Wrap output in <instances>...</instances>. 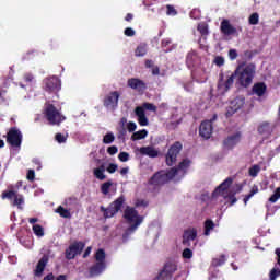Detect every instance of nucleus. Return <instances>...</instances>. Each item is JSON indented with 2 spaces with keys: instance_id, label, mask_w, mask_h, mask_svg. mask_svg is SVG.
Wrapping results in <instances>:
<instances>
[{
  "instance_id": "f257e3e1",
  "label": "nucleus",
  "mask_w": 280,
  "mask_h": 280,
  "mask_svg": "<svg viewBox=\"0 0 280 280\" xmlns=\"http://www.w3.org/2000/svg\"><path fill=\"white\" fill-rule=\"evenodd\" d=\"M234 73L236 75L237 84L243 86V89H248V86L253 84V80H255L257 66L253 62L246 65V61H242L236 67Z\"/></svg>"
},
{
  "instance_id": "f03ea898",
  "label": "nucleus",
  "mask_w": 280,
  "mask_h": 280,
  "mask_svg": "<svg viewBox=\"0 0 280 280\" xmlns=\"http://www.w3.org/2000/svg\"><path fill=\"white\" fill-rule=\"evenodd\" d=\"M124 218L127 220L128 224H131L125 232V235H130L131 233H135L139 226L143 223V217L139 215V211H137L135 208L128 206L125 209Z\"/></svg>"
},
{
  "instance_id": "7ed1b4c3",
  "label": "nucleus",
  "mask_w": 280,
  "mask_h": 280,
  "mask_svg": "<svg viewBox=\"0 0 280 280\" xmlns=\"http://www.w3.org/2000/svg\"><path fill=\"white\" fill-rule=\"evenodd\" d=\"M44 116L50 126H60V124L67 119V117L56 108V105L51 103L45 104Z\"/></svg>"
},
{
  "instance_id": "20e7f679",
  "label": "nucleus",
  "mask_w": 280,
  "mask_h": 280,
  "mask_svg": "<svg viewBox=\"0 0 280 280\" xmlns=\"http://www.w3.org/2000/svg\"><path fill=\"white\" fill-rule=\"evenodd\" d=\"M94 258L96 259V264L90 267V276L98 277L106 270V252L102 248L96 250Z\"/></svg>"
},
{
  "instance_id": "39448f33",
  "label": "nucleus",
  "mask_w": 280,
  "mask_h": 280,
  "mask_svg": "<svg viewBox=\"0 0 280 280\" xmlns=\"http://www.w3.org/2000/svg\"><path fill=\"white\" fill-rule=\"evenodd\" d=\"M124 205H126V197L122 195L119 196L115 201L109 203L107 208L101 206L100 209L105 219L115 218V215H117V213L121 211V207H124Z\"/></svg>"
},
{
  "instance_id": "423d86ee",
  "label": "nucleus",
  "mask_w": 280,
  "mask_h": 280,
  "mask_svg": "<svg viewBox=\"0 0 280 280\" xmlns=\"http://www.w3.org/2000/svg\"><path fill=\"white\" fill-rule=\"evenodd\" d=\"M9 189L10 190H4L2 192V200H12V207H18V209L23 210V205H25V197L14 191V186H9Z\"/></svg>"
},
{
  "instance_id": "0eeeda50",
  "label": "nucleus",
  "mask_w": 280,
  "mask_h": 280,
  "mask_svg": "<svg viewBox=\"0 0 280 280\" xmlns=\"http://www.w3.org/2000/svg\"><path fill=\"white\" fill-rule=\"evenodd\" d=\"M180 152H183V142L175 141L165 154V163L168 167L176 165V161H178V154H180Z\"/></svg>"
},
{
  "instance_id": "6e6552de",
  "label": "nucleus",
  "mask_w": 280,
  "mask_h": 280,
  "mask_svg": "<svg viewBox=\"0 0 280 280\" xmlns=\"http://www.w3.org/2000/svg\"><path fill=\"white\" fill-rule=\"evenodd\" d=\"M85 246V242L74 241L68 246V248H66L65 258L68 259V261H71L77 255H82V250H84Z\"/></svg>"
},
{
  "instance_id": "1a4fd4ad",
  "label": "nucleus",
  "mask_w": 280,
  "mask_h": 280,
  "mask_svg": "<svg viewBox=\"0 0 280 280\" xmlns=\"http://www.w3.org/2000/svg\"><path fill=\"white\" fill-rule=\"evenodd\" d=\"M7 143L11 145V148H21V143H23V133L19 128L11 127L7 133Z\"/></svg>"
},
{
  "instance_id": "9d476101",
  "label": "nucleus",
  "mask_w": 280,
  "mask_h": 280,
  "mask_svg": "<svg viewBox=\"0 0 280 280\" xmlns=\"http://www.w3.org/2000/svg\"><path fill=\"white\" fill-rule=\"evenodd\" d=\"M62 89V82L56 75L44 79V91L47 93H58Z\"/></svg>"
},
{
  "instance_id": "9b49d317",
  "label": "nucleus",
  "mask_w": 280,
  "mask_h": 280,
  "mask_svg": "<svg viewBox=\"0 0 280 280\" xmlns=\"http://www.w3.org/2000/svg\"><path fill=\"white\" fill-rule=\"evenodd\" d=\"M119 97L120 94L117 91L110 92L104 97L103 106L107 108V110H117L119 106Z\"/></svg>"
},
{
  "instance_id": "f8f14e48",
  "label": "nucleus",
  "mask_w": 280,
  "mask_h": 280,
  "mask_svg": "<svg viewBox=\"0 0 280 280\" xmlns=\"http://www.w3.org/2000/svg\"><path fill=\"white\" fill-rule=\"evenodd\" d=\"M218 119V115H213L212 119L203 120L199 126V135L202 139H211V135H213V121Z\"/></svg>"
},
{
  "instance_id": "ddd939ff",
  "label": "nucleus",
  "mask_w": 280,
  "mask_h": 280,
  "mask_svg": "<svg viewBox=\"0 0 280 280\" xmlns=\"http://www.w3.org/2000/svg\"><path fill=\"white\" fill-rule=\"evenodd\" d=\"M176 270H178V267L175 265V262L168 261L164 265L155 280H171Z\"/></svg>"
},
{
  "instance_id": "4468645a",
  "label": "nucleus",
  "mask_w": 280,
  "mask_h": 280,
  "mask_svg": "<svg viewBox=\"0 0 280 280\" xmlns=\"http://www.w3.org/2000/svg\"><path fill=\"white\" fill-rule=\"evenodd\" d=\"M244 104H246V97L236 96L230 103V106L225 113L226 117H233V115H235V113H237L240 109L244 108Z\"/></svg>"
},
{
  "instance_id": "2eb2a0df",
  "label": "nucleus",
  "mask_w": 280,
  "mask_h": 280,
  "mask_svg": "<svg viewBox=\"0 0 280 280\" xmlns=\"http://www.w3.org/2000/svg\"><path fill=\"white\" fill-rule=\"evenodd\" d=\"M242 141V132L237 131L231 136H228L223 140V145L226 150H233Z\"/></svg>"
},
{
  "instance_id": "dca6fc26",
  "label": "nucleus",
  "mask_w": 280,
  "mask_h": 280,
  "mask_svg": "<svg viewBox=\"0 0 280 280\" xmlns=\"http://www.w3.org/2000/svg\"><path fill=\"white\" fill-rule=\"evenodd\" d=\"M127 85L129 86V89H132L138 93H143L148 90V84H145V81L138 78L128 79Z\"/></svg>"
},
{
  "instance_id": "f3484780",
  "label": "nucleus",
  "mask_w": 280,
  "mask_h": 280,
  "mask_svg": "<svg viewBox=\"0 0 280 280\" xmlns=\"http://www.w3.org/2000/svg\"><path fill=\"white\" fill-rule=\"evenodd\" d=\"M167 183V176H165V171L156 172L150 179L149 185L153 187H161Z\"/></svg>"
},
{
  "instance_id": "a211bd4d",
  "label": "nucleus",
  "mask_w": 280,
  "mask_h": 280,
  "mask_svg": "<svg viewBox=\"0 0 280 280\" xmlns=\"http://www.w3.org/2000/svg\"><path fill=\"white\" fill-rule=\"evenodd\" d=\"M198 237V230L196 228H188L184 231L182 244L184 246H191V242Z\"/></svg>"
},
{
  "instance_id": "6ab92c4d",
  "label": "nucleus",
  "mask_w": 280,
  "mask_h": 280,
  "mask_svg": "<svg viewBox=\"0 0 280 280\" xmlns=\"http://www.w3.org/2000/svg\"><path fill=\"white\" fill-rule=\"evenodd\" d=\"M49 264V256L47 254L43 255V257L38 260L35 269L34 277H43V272H45V268Z\"/></svg>"
},
{
  "instance_id": "aec40b11",
  "label": "nucleus",
  "mask_w": 280,
  "mask_h": 280,
  "mask_svg": "<svg viewBox=\"0 0 280 280\" xmlns=\"http://www.w3.org/2000/svg\"><path fill=\"white\" fill-rule=\"evenodd\" d=\"M235 78H237V75L235 74V72H233L228 80L224 82V74L220 73L219 74V83H218V88L219 89H224V91H229L231 89V86H233V82H235Z\"/></svg>"
},
{
  "instance_id": "412c9836",
  "label": "nucleus",
  "mask_w": 280,
  "mask_h": 280,
  "mask_svg": "<svg viewBox=\"0 0 280 280\" xmlns=\"http://www.w3.org/2000/svg\"><path fill=\"white\" fill-rule=\"evenodd\" d=\"M186 65L188 69H194L200 65V56L196 50H190L186 56Z\"/></svg>"
},
{
  "instance_id": "4be33fe9",
  "label": "nucleus",
  "mask_w": 280,
  "mask_h": 280,
  "mask_svg": "<svg viewBox=\"0 0 280 280\" xmlns=\"http://www.w3.org/2000/svg\"><path fill=\"white\" fill-rule=\"evenodd\" d=\"M233 185V178L228 177L223 183H221L212 192V198H218V196L224 195V191Z\"/></svg>"
},
{
  "instance_id": "5701e85b",
  "label": "nucleus",
  "mask_w": 280,
  "mask_h": 280,
  "mask_svg": "<svg viewBox=\"0 0 280 280\" xmlns=\"http://www.w3.org/2000/svg\"><path fill=\"white\" fill-rule=\"evenodd\" d=\"M220 30L221 33L224 34V36H233L234 34H237V28L231 25V22L226 19L221 22Z\"/></svg>"
},
{
  "instance_id": "b1692460",
  "label": "nucleus",
  "mask_w": 280,
  "mask_h": 280,
  "mask_svg": "<svg viewBox=\"0 0 280 280\" xmlns=\"http://www.w3.org/2000/svg\"><path fill=\"white\" fill-rule=\"evenodd\" d=\"M135 115L138 117V124L139 126H149L150 120L148 119V116H145V110L143 107L138 106L135 108Z\"/></svg>"
},
{
  "instance_id": "393cba45",
  "label": "nucleus",
  "mask_w": 280,
  "mask_h": 280,
  "mask_svg": "<svg viewBox=\"0 0 280 280\" xmlns=\"http://www.w3.org/2000/svg\"><path fill=\"white\" fill-rule=\"evenodd\" d=\"M267 91L268 85H266L264 82H257L252 88L253 95H257V97H264Z\"/></svg>"
},
{
  "instance_id": "a878e982",
  "label": "nucleus",
  "mask_w": 280,
  "mask_h": 280,
  "mask_svg": "<svg viewBox=\"0 0 280 280\" xmlns=\"http://www.w3.org/2000/svg\"><path fill=\"white\" fill-rule=\"evenodd\" d=\"M140 154H142V156H149L150 159H156V156H159V151H156V149H154V147H141L139 149Z\"/></svg>"
},
{
  "instance_id": "bb28decb",
  "label": "nucleus",
  "mask_w": 280,
  "mask_h": 280,
  "mask_svg": "<svg viewBox=\"0 0 280 280\" xmlns=\"http://www.w3.org/2000/svg\"><path fill=\"white\" fill-rule=\"evenodd\" d=\"M104 172H106V166L101 164L98 167L93 170V175L95 178H97V180H106V175Z\"/></svg>"
},
{
  "instance_id": "cd10ccee",
  "label": "nucleus",
  "mask_w": 280,
  "mask_h": 280,
  "mask_svg": "<svg viewBox=\"0 0 280 280\" xmlns=\"http://www.w3.org/2000/svg\"><path fill=\"white\" fill-rule=\"evenodd\" d=\"M191 165V160L184 159L179 164L176 166L177 172H183L184 174H187V170H189V166Z\"/></svg>"
},
{
  "instance_id": "c85d7f7f",
  "label": "nucleus",
  "mask_w": 280,
  "mask_h": 280,
  "mask_svg": "<svg viewBox=\"0 0 280 280\" xmlns=\"http://www.w3.org/2000/svg\"><path fill=\"white\" fill-rule=\"evenodd\" d=\"M145 54H148V45L147 44L138 45L135 50V56L137 58H142L143 56H145Z\"/></svg>"
},
{
  "instance_id": "c756f323",
  "label": "nucleus",
  "mask_w": 280,
  "mask_h": 280,
  "mask_svg": "<svg viewBox=\"0 0 280 280\" xmlns=\"http://www.w3.org/2000/svg\"><path fill=\"white\" fill-rule=\"evenodd\" d=\"M78 202H79V200H78V197H75V196L68 197L65 200V205L69 209V211H71V209H75V207H78Z\"/></svg>"
},
{
  "instance_id": "7c9ffc66",
  "label": "nucleus",
  "mask_w": 280,
  "mask_h": 280,
  "mask_svg": "<svg viewBox=\"0 0 280 280\" xmlns=\"http://www.w3.org/2000/svg\"><path fill=\"white\" fill-rule=\"evenodd\" d=\"M145 137H148V130L142 129L132 133L131 141H141V139H145Z\"/></svg>"
},
{
  "instance_id": "2f4dec72",
  "label": "nucleus",
  "mask_w": 280,
  "mask_h": 280,
  "mask_svg": "<svg viewBox=\"0 0 280 280\" xmlns=\"http://www.w3.org/2000/svg\"><path fill=\"white\" fill-rule=\"evenodd\" d=\"M213 229H215V223L213 222V220H211V219L206 220L203 235H206V236L210 235L211 231H213Z\"/></svg>"
},
{
  "instance_id": "473e14b6",
  "label": "nucleus",
  "mask_w": 280,
  "mask_h": 280,
  "mask_svg": "<svg viewBox=\"0 0 280 280\" xmlns=\"http://www.w3.org/2000/svg\"><path fill=\"white\" fill-rule=\"evenodd\" d=\"M56 213H59L61 218L71 219V211L68 209H65V207L59 206L56 210Z\"/></svg>"
},
{
  "instance_id": "72a5a7b5",
  "label": "nucleus",
  "mask_w": 280,
  "mask_h": 280,
  "mask_svg": "<svg viewBox=\"0 0 280 280\" xmlns=\"http://www.w3.org/2000/svg\"><path fill=\"white\" fill-rule=\"evenodd\" d=\"M255 194H259V187L257 185H254L249 191L248 195H246L243 199L244 205H248V200H250L253 198V196H255Z\"/></svg>"
},
{
  "instance_id": "f704fd0d",
  "label": "nucleus",
  "mask_w": 280,
  "mask_h": 280,
  "mask_svg": "<svg viewBox=\"0 0 280 280\" xmlns=\"http://www.w3.org/2000/svg\"><path fill=\"white\" fill-rule=\"evenodd\" d=\"M224 264H226V256H224V255H221L218 258L212 259V266L214 268H218L220 266H224Z\"/></svg>"
},
{
  "instance_id": "c9c22d12",
  "label": "nucleus",
  "mask_w": 280,
  "mask_h": 280,
  "mask_svg": "<svg viewBox=\"0 0 280 280\" xmlns=\"http://www.w3.org/2000/svg\"><path fill=\"white\" fill-rule=\"evenodd\" d=\"M258 132H259V135H270V132H271L270 124L269 122H262L258 127Z\"/></svg>"
},
{
  "instance_id": "e433bc0d",
  "label": "nucleus",
  "mask_w": 280,
  "mask_h": 280,
  "mask_svg": "<svg viewBox=\"0 0 280 280\" xmlns=\"http://www.w3.org/2000/svg\"><path fill=\"white\" fill-rule=\"evenodd\" d=\"M259 172H261V166H259L258 164L253 165L248 170V174L249 176H252V178H257V176L259 175Z\"/></svg>"
},
{
  "instance_id": "4c0bfd02",
  "label": "nucleus",
  "mask_w": 280,
  "mask_h": 280,
  "mask_svg": "<svg viewBox=\"0 0 280 280\" xmlns=\"http://www.w3.org/2000/svg\"><path fill=\"white\" fill-rule=\"evenodd\" d=\"M110 187H113V182L108 180L101 185V191L104 196H108L110 194Z\"/></svg>"
},
{
  "instance_id": "58836bf2",
  "label": "nucleus",
  "mask_w": 280,
  "mask_h": 280,
  "mask_svg": "<svg viewBox=\"0 0 280 280\" xmlns=\"http://www.w3.org/2000/svg\"><path fill=\"white\" fill-rule=\"evenodd\" d=\"M178 174V168L177 167H172L170 171L165 172L164 171V176H166V183H170L172 178H174Z\"/></svg>"
},
{
  "instance_id": "ea45409f",
  "label": "nucleus",
  "mask_w": 280,
  "mask_h": 280,
  "mask_svg": "<svg viewBox=\"0 0 280 280\" xmlns=\"http://www.w3.org/2000/svg\"><path fill=\"white\" fill-rule=\"evenodd\" d=\"M33 232L37 237H43L45 235V229L40 224L33 225Z\"/></svg>"
},
{
  "instance_id": "a19ab883",
  "label": "nucleus",
  "mask_w": 280,
  "mask_h": 280,
  "mask_svg": "<svg viewBox=\"0 0 280 280\" xmlns=\"http://www.w3.org/2000/svg\"><path fill=\"white\" fill-rule=\"evenodd\" d=\"M201 36H209V25L206 23L199 24L197 27Z\"/></svg>"
},
{
  "instance_id": "79ce46f5",
  "label": "nucleus",
  "mask_w": 280,
  "mask_h": 280,
  "mask_svg": "<svg viewBox=\"0 0 280 280\" xmlns=\"http://www.w3.org/2000/svg\"><path fill=\"white\" fill-rule=\"evenodd\" d=\"M43 280H67V275H59L58 277L54 276V273H48L44 277Z\"/></svg>"
},
{
  "instance_id": "37998d69",
  "label": "nucleus",
  "mask_w": 280,
  "mask_h": 280,
  "mask_svg": "<svg viewBox=\"0 0 280 280\" xmlns=\"http://www.w3.org/2000/svg\"><path fill=\"white\" fill-rule=\"evenodd\" d=\"M115 141V135L113 132H108L103 137V143L106 145L113 143Z\"/></svg>"
},
{
  "instance_id": "c03bdc74",
  "label": "nucleus",
  "mask_w": 280,
  "mask_h": 280,
  "mask_svg": "<svg viewBox=\"0 0 280 280\" xmlns=\"http://www.w3.org/2000/svg\"><path fill=\"white\" fill-rule=\"evenodd\" d=\"M249 25H258L259 24V13H253L248 19Z\"/></svg>"
},
{
  "instance_id": "a18cd8bd",
  "label": "nucleus",
  "mask_w": 280,
  "mask_h": 280,
  "mask_svg": "<svg viewBox=\"0 0 280 280\" xmlns=\"http://www.w3.org/2000/svg\"><path fill=\"white\" fill-rule=\"evenodd\" d=\"M140 107L143 108V110H151L152 113H156V105L152 103H143Z\"/></svg>"
},
{
  "instance_id": "49530a36",
  "label": "nucleus",
  "mask_w": 280,
  "mask_h": 280,
  "mask_svg": "<svg viewBox=\"0 0 280 280\" xmlns=\"http://www.w3.org/2000/svg\"><path fill=\"white\" fill-rule=\"evenodd\" d=\"M166 14H167V16H176V14H178V11H176L174 5L167 4L166 5Z\"/></svg>"
},
{
  "instance_id": "de8ad7c7",
  "label": "nucleus",
  "mask_w": 280,
  "mask_h": 280,
  "mask_svg": "<svg viewBox=\"0 0 280 280\" xmlns=\"http://www.w3.org/2000/svg\"><path fill=\"white\" fill-rule=\"evenodd\" d=\"M118 159L121 163H127V161H130V153L122 151L118 154Z\"/></svg>"
},
{
  "instance_id": "09e8293b",
  "label": "nucleus",
  "mask_w": 280,
  "mask_h": 280,
  "mask_svg": "<svg viewBox=\"0 0 280 280\" xmlns=\"http://www.w3.org/2000/svg\"><path fill=\"white\" fill-rule=\"evenodd\" d=\"M279 198H280V187H278L275 190L273 195H271V197L269 198V202L275 203V202H277V200H279Z\"/></svg>"
},
{
  "instance_id": "8fccbe9b",
  "label": "nucleus",
  "mask_w": 280,
  "mask_h": 280,
  "mask_svg": "<svg viewBox=\"0 0 280 280\" xmlns=\"http://www.w3.org/2000/svg\"><path fill=\"white\" fill-rule=\"evenodd\" d=\"M182 257L184 259H191V257H194V252L190 248H185L183 250Z\"/></svg>"
},
{
  "instance_id": "3c124183",
  "label": "nucleus",
  "mask_w": 280,
  "mask_h": 280,
  "mask_svg": "<svg viewBox=\"0 0 280 280\" xmlns=\"http://www.w3.org/2000/svg\"><path fill=\"white\" fill-rule=\"evenodd\" d=\"M119 168V166L115 163H109L106 172H108V174H115L117 172V170Z\"/></svg>"
},
{
  "instance_id": "603ef678",
  "label": "nucleus",
  "mask_w": 280,
  "mask_h": 280,
  "mask_svg": "<svg viewBox=\"0 0 280 280\" xmlns=\"http://www.w3.org/2000/svg\"><path fill=\"white\" fill-rule=\"evenodd\" d=\"M119 152V149L117 148V145H112L107 148V154H109L110 156H115V154H117Z\"/></svg>"
},
{
  "instance_id": "864d4df0",
  "label": "nucleus",
  "mask_w": 280,
  "mask_h": 280,
  "mask_svg": "<svg viewBox=\"0 0 280 280\" xmlns=\"http://www.w3.org/2000/svg\"><path fill=\"white\" fill-rule=\"evenodd\" d=\"M126 124H128V118L122 117L119 120V126L122 128L121 135H126Z\"/></svg>"
},
{
  "instance_id": "5fc2aeb1",
  "label": "nucleus",
  "mask_w": 280,
  "mask_h": 280,
  "mask_svg": "<svg viewBox=\"0 0 280 280\" xmlns=\"http://www.w3.org/2000/svg\"><path fill=\"white\" fill-rule=\"evenodd\" d=\"M135 205L136 207H148V205H150V201L145 199H137Z\"/></svg>"
},
{
  "instance_id": "6e6d98bb",
  "label": "nucleus",
  "mask_w": 280,
  "mask_h": 280,
  "mask_svg": "<svg viewBox=\"0 0 280 280\" xmlns=\"http://www.w3.org/2000/svg\"><path fill=\"white\" fill-rule=\"evenodd\" d=\"M24 82H27L28 84H32V82H34V74L26 72L24 74Z\"/></svg>"
},
{
  "instance_id": "4d7b16f0",
  "label": "nucleus",
  "mask_w": 280,
  "mask_h": 280,
  "mask_svg": "<svg viewBox=\"0 0 280 280\" xmlns=\"http://www.w3.org/2000/svg\"><path fill=\"white\" fill-rule=\"evenodd\" d=\"M55 139L58 143H66L67 142V137H65L62 133H57L55 136Z\"/></svg>"
},
{
  "instance_id": "13d9d810",
  "label": "nucleus",
  "mask_w": 280,
  "mask_h": 280,
  "mask_svg": "<svg viewBox=\"0 0 280 280\" xmlns=\"http://www.w3.org/2000/svg\"><path fill=\"white\" fill-rule=\"evenodd\" d=\"M127 130H128V132H135V130H137V124L132 122V121H129L127 124Z\"/></svg>"
},
{
  "instance_id": "bf43d9fd",
  "label": "nucleus",
  "mask_w": 280,
  "mask_h": 280,
  "mask_svg": "<svg viewBox=\"0 0 280 280\" xmlns=\"http://www.w3.org/2000/svg\"><path fill=\"white\" fill-rule=\"evenodd\" d=\"M214 65H217V67H222L224 65V57L222 56L215 57Z\"/></svg>"
},
{
  "instance_id": "052dcab7",
  "label": "nucleus",
  "mask_w": 280,
  "mask_h": 280,
  "mask_svg": "<svg viewBox=\"0 0 280 280\" xmlns=\"http://www.w3.org/2000/svg\"><path fill=\"white\" fill-rule=\"evenodd\" d=\"M229 57H230V60H236L237 59V50L236 49H230L229 50Z\"/></svg>"
},
{
  "instance_id": "680f3d73",
  "label": "nucleus",
  "mask_w": 280,
  "mask_h": 280,
  "mask_svg": "<svg viewBox=\"0 0 280 280\" xmlns=\"http://www.w3.org/2000/svg\"><path fill=\"white\" fill-rule=\"evenodd\" d=\"M27 180H34L36 178V173L34 170H30L26 175Z\"/></svg>"
},
{
  "instance_id": "e2e57ef3",
  "label": "nucleus",
  "mask_w": 280,
  "mask_h": 280,
  "mask_svg": "<svg viewBox=\"0 0 280 280\" xmlns=\"http://www.w3.org/2000/svg\"><path fill=\"white\" fill-rule=\"evenodd\" d=\"M124 34H125V36L132 37V36H135V30H132V27H127V28H125Z\"/></svg>"
},
{
  "instance_id": "0e129e2a",
  "label": "nucleus",
  "mask_w": 280,
  "mask_h": 280,
  "mask_svg": "<svg viewBox=\"0 0 280 280\" xmlns=\"http://www.w3.org/2000/svg\"><path fill=\"white\" fill-rule=\"evenodd\" d=\"M277 277H279V271L273 268V269L270 271V280H277Z\"/></svg>"
},
{
  "instance_id": "69168bd1",
  "label": "nucleus",
  "mask_w": 280,
  "mask_h": 280,
  "mask_svg": "<svg viewBox=\"0 0 280 280\" xmlns=\"http://www.w3.org/2000/svg\"><path fill=\"white\" fill-rule=\"evenodd\" d=\"M144 66L147 69H152V67H154V61H152V59H147Z\"/></svg>"
},
{
  "instance_id": "338daca9",
  "label": "nucleus",
  "mask_w": 280,
  "mask_h": 280,
  "mask_svg": "<svg viewBox=\"0 0 280 280\" xmlns=\"http://www.w3.org/2000/svg\"><path fill=\"white\" fill-rule=\"evenodd\" d=\"M130 172V167H122V168H120V171H119V174H120V176H126V174H128Z\"/></svg>"
},
{
  "instance_id": "774afa93",
  "label": "nucleus",
  "mask_w": 280,
  "mask_h": 280,
  "mask_svg": "<svg viewBox=\"0 0 280 280\" xmlns=\"http://www.w3.org/2000/svg\"><path fill=\"white\" fill-rule=\"evenodd\" d=\"M276 255H277V257H278V264H279V266H280V248H277V249H276Z\"/></svg>"
}]
</instances>
